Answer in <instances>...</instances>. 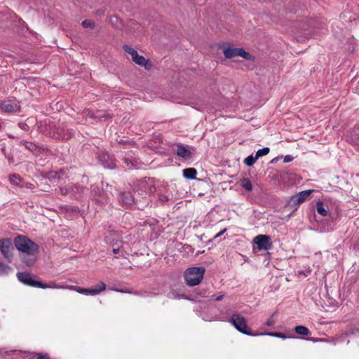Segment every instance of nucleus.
<instances>
[{
  "instance_id": "nucleus-1",
  "label": "nucleus",
  "mask_w": 359,
  "mask_h": 359,
  "mask_svg": "<svg viewBox=\"0 0 359 359\" xmlns=\"http://www.w3.org/2000/svg\"><path fill=\"white\" fill-rule=\"evenodd\" d=\"M13 245L19 251L21 262L27 266H33L36 261V255L39 253L38 244L24 235H18L14 238Z\"/></svg>"
},
{
  "instance_id": "nucleus-2",
  "label": "nucleus",
  "mask_w": 359,
  "mask_h": 359,
  "mask_svg": "<svg viewBox=\"0 0 359 359\" xmlns=\"http://www.w3.org/2000/svg\"><path fill=\"white\" fill-rule=\"evenodd\" d=\"M205 269L203 267H191L184 272L186 283L189 286L198 285L204 276Z\"/></svg>"
},
{
  "instance_id": "nucleus-3",
  "label": "nucleus",
  "mask_w": 359,
  "mask_h": 359,
  "mask_svg": "<svg viewBox=\"0 0 359 359\" xmlns=\"http://www.w3.org/2000/svg\"><path fill=\"white\" fill-rule=\"evenodd\" d=\"M229 322L240 332L248 336H257L259 334H254L247 325V321L244 317L239 313H233Z\"/></svg>"
},
{
  "instance_id": "nucleus-4",
  "label": "nucleus",
  "mask_w": 359,
  "mask_h": 359,
  "mask_svg": "<svg viewBox=\"0 0 359 359\" xmlns=\"http://www.w3.org/2000/svg\"><path fill=\"white\" fill-rule=\"evenodd\" d=\"M123 48L126 53L131 55L132 60L137 65L144 67L147 70L151 69L153 66L151 62L149 60H147L143 55H139L136 50L128 45H123Z\"/></svg>"
},
{
  "instance_id": "nucleus-5",
  "label": "nucleus",
  "mask_w": 359,
  "mask_h": 359,
  "mask_svg": "<svg viewBox=\"0 0 359 359\" xmlns=\"http://www.w3.org/2000/svg\"><path fill=\"white\" fill-rule=\"evenodd\" d=\"M18 279L23 284L34 287H39L46 289L48 287H53V286H50L46 283H44L40 280L34 279L32 274H30L28 272H18L17 273Z\"/></svg>"
},
{
  "instance_id": "nucleus-6",
  "label": "nucleus",
  "mask_w": 359,
  "mask_h": 359,
  "mask_svg": "<svg viewBox=\"0 0 359 359\" xmlns=\"http://www.w3.org/2000/svg\"><path fill=\"white\" fill-rule=\"evenodd\" d=\"M69 290H73L86 295H96L106 290V284L102 281H100L94 288H83L78 286L69 285Z\"/></svg>"
},
{
  "instance_id": "nucleus-7",
  "label": "nucleus",
  "mask_w": 359,
  "mask_h": 359,
  "mask_svg": "<svg viewBox=\"0 0 359 359\" xmlns=\"http://www.w3.org/2000/svg\"><path fill=\"white\" fill-rule=\"evenodd\" d=\"M253 243L257 245L259 250H268L272 248L271 237L267 235L260 234L255 236Z\"/></svg>"
},
{
  "instance_id": "nucleus-8",
  "label": "nucleus",
  "mask_w": 359,
  "mask_h": 359,
  "mask_svg": "<svg viewBox=\"0 0 359 359\" xmlns=\"http://www.w3.org/2000/svg\"><path fill=\"white\" fill-rule=\"evenodd\" d=\"M91 194L94 200L100 204H105L109 201V198L104 191L96 185L91 186Z\"/></svg>"
},
{
  "instance_id": "nucleus-9",
  "label": "nucleus",
  "mask_w": 359,
  "mask_h": 359,
  "mask_svg": "<svg viewBox=\"0 0 359 359\" xmlns=\"http://www.w3.org/2000/svg\"><path fill=\"white\" fill-rule=\"evenodd\" d=\"M13 250V245L11 238H3L0 240V251L3 256L7 259H10L13 255L11 250Z\"/></svg>"
},
{
  "instance_id": "nucleus-10",
  "label": "nucleus",
  "mask_w": 359,
  "mask_h": 359,
  "mask_svg": "<svg viewBox=\"0 0 359 359\" xmlns=\"http://www.w3.org/2000/svg\"><path fill=\"white\" fill-rule=\"evenodd\" d=\"M12 100L0 101V109L6 113L20 111L21 107L19 103L12 104Z\"/></svg>"
},
{
  "instance_id": "nucleus-11",
  "label": "nucleus",
  "mask_w": 359,
  "mask_h": 359,
  "mask_svg": "<svg viewBox=\"0 0 359 359\" xmlns=\"http://www.w3.org/2000/svg\"><path fill=\"white\" fill-rule=\"evenodd\" d=\"M313 191V189L304 190L293 195L290 197V203L292 205H299L304 202L310 194Z\"/></svg>"
},
{
  "instance_id": "nucleus-12",
  "label": "nucleus",
  "mask_w": 359,
  "mask_h": 359,
  "mask_svg": "<svg viewBox=\"0 0 359 359\" xmlns=\"http://www.w3.org/2000/svg\"><path fill=\"white\" fill-rule=\"evenodd\" d=\"M99 161L104 168L110 169L116 168L115 161L109 154H102L100 155L99 156Z\"/></svg>"
},
{
  "instance_id": "nucleus-13",
  "label": "nucleus",
  "mask_w": 359,
  "mask_h": 359,
  "mask_svg": "<svg viewBox=\"0 0 359 359\" xmlns=\"http://www.w3.org/2000/svg\"><path fill=\"white\" fill-rule=\"evenodd\" d=\"M86 191V188L79 184H76L71 187V197L76 200L81 199L83 198Z\"/></svg>"
},
{
  "instance_id": "nucleus-14",
  "label": "nucleus",
  "mask_w": 359,
  "mask_h": 359,
  "mask_svg": "<svg viewBox=\"0 0 359 359\" xmlns=\"http://www.w3.org/2000/svg\"><path fill=\"white\" fill-rule=\"evenodd\" d=\"M119 203L123 205H131L133 202V196L129 191H121L119 194Z\"/></svg>"
},
{
  "instance_id": "nucleus-15",
  "label": "nucleus",
  "mask_w": 359,
  "mask_h": 359,
  "mask_svg": "<svg viewBox=\"0 0 359 359\" xmlns=\"http://www.w3.org/2000/svg\"><path fill=\"white\" fill-rule=\"evenodd\" d=\"M176 153L179 156L185 160H188L191 158V151L181 144L177 145Z\"/></svg>"
},
{
  "instance_id": "nucleus-16",
  "label": "nucleus",
  "mask_w": 359,
  "mask_h": 359,
  "mask_svg": "<svg viewBox=\"0 0 359 359\" xmlns=\"http://www.w3.org/2000/svg\"><path fill=\"white\" fill-rule=\"evenodd\" d=\"M238 48H233L231 46L225 48L223 50L225 57L231 59L238 56Z\"/></svg>"
},
{
  "instance_id": "nucleus-17",
  "label": "nucleus",
  "mask_w": 359,
  "mask_h": 359,
  "mask_svg": "<svg viewBox=\"0 0 359 359\" xmlns=\"http://www.w3.org/2000/svg\"><path fill=\"white\" fill-rule=\"evenodd\" d=\"M197 170L194 168H186L183 170V176L188 180H195Z\"/></svg>"
},
{
  "instance_id": "nucleus-18",
  "label": "nucleus",
  "mask_w": 359,
  "mask_h": 359,
  "mask_svg": "<svg viewBox=\"0 0 359 359\" xmlns=\"http://www.w3.org/2000/svg\"><path fill=\"white\" fill-rule=\"evenodd\" d=\"M88 116L90 118L95 119V120H98V121H102V120L105 121L107 118H111V116L109 114L103 113L101 114L100 112H97V113L89 112Z\"/></svg>"
},
{
  "instance_id": "nucleus-19",
  "label": "nucleus",
  "mask_w": 359,
  "mask_h": 359,
  "mask_svg": "<svg viewBox=\"0 0 359 359\" xmlns=\"http://www.w3.org/2000/svg\"><path fill=\"white\" fill-rule=\"evenodd\" d=\"M316 211L319 215H320L323 217H325L327 215V210L322 201H318L316 203Z\"/></svg>"
},
{
  "instance_id": "nucleus-20",
  "label": "nucleus",
  "mask_w": 359,
  "mask_h": 359,
  "mask_svg": "<svg viewBox=\"0 0 359 359\" xmlns=\"http://www.w3.org/2000/svg\"><path fill=\"white\" fill-rule=\"evenodd\" d=\"M238 56H240L247 60H255V56L251 55L250 53L245 51L243 48H238Z\"/></svg>"
},
{
  "instance_id": "nucleus-21",
  "label": "nucleus",
  "mask_w": 359,
  "mask_h": 359,
  "mask_svg": "<svg viewBox=\"0 0 359 359\" xmlns=\"http://www.w3.org/2000/svg\"><path fill=\"white\" fill-rule=\"evenodd\" d=\"M294 330L299 335L308 336L311 334V331L306 327L303 325L296 326Z\"/></svg>"
},
{
  "instance_id": "nucleus-22",
  "label": "nucleus",
  "mask_w": 359,
  "mask_h": 359,
  "mask_svg": "<svg viewBox=\"0 0 359 359\" xmlns=\"http://www.w3.org/2000/svg\"><path fill=\"white\" fill-rule=\"evenodd\" d=\"M241 186L248 191L252 190V185L248 178L243 177L241 180Z\"/></svg>"
},
{
  "instance_id": "nucleus-23",
  "label": "nucleus",
  "mask_w": 359,
  "mask_h": 359,
  "mask_svg": "<svg viewBox=\"0 0 359 359\" xmlns=\"http://www.w3.org/2000/svg\"><path fill=\"white\" fill-rule=\"evenodd\" d=\"M23 144L25 147L32 152L36 154L40 151V149L34 143L31 142L24 141Z\"/></svg>"
},
{
  "instance_id": "nucleus-24",
  "label": "nucleus",
  "mask_w": 359,
  "mask_h": 359,
  "mask_svg": "<svg viewBox=\"0 0 359 359\" xmlns=\"http://www.w3.org/2000/svg\"><path fill=\"white\" fill-rule=\"evenodd\" d=\"M123 162L127 165L128 168L131 169L136 166L137 165V161L130 158L128 157L125 156L123 158Z\"/></svg>"
},
{
  "instance_id": "nucleus-25",
  "label": "nucleus",
  "mask_w": 359,
  "mask_h": 359,
  "mask_svg": "<svg viewBox=\"0 0 359 359\" xmlns=\"http://www.w3.org/2000/svg\"><path fill=\"white\" fill-rule=\"evenodd\" d=\"M259 335L265 334V335H269V336H271V337H278V338L283 339L289 337L288 336H287L285 334H284L283 332H268L266 334L259 333ZM292 337L295 338V337Z\"/></svg>"
},
{
  "instance_id": "nucleus-26",
  "label": "nucleus",
  "mask_w": 359,
  "mask_h": 359,
  "mask_svg": "<svg viewBox=\"0 0 359 359\" xmlns=\"http://www.w3.org/2000/svg\"><path fill=\"white\" fill-rule=\"evenodd\" d=\"M81 25L84 28H89L91 29H93L95 27V23L93 20L88 19L84 20L81 22Z\"/></svg>"
},
{
  "instance_id": "nucleus-27",
  "label": "nucleus",
  "mask_w": 359,
  "mask_h": 359,
  "mask_svg": "<svg viewBox=\"0 0 359 359\" xmlns=\"http://www.w3.org/2000/svg\"><path fill=\"white\" fill-rule=\"evenodd\" d=\"M257 160V158H256V156H253L252 155H250L245 158L244 163L247 166L250 167L255 164V163L256 162Z\"/></svg>"
},
{
  "instance_id": "nucleus-28",
  "label": "nucleus",
  "mask_w": 359,
  "mask_h": 359,
  "mask_svg": "<svg viewBox=\"0 0 359 359\" xmlns=\"http://www.w3.org/2000/svg\"><path fill=\"white\" fill-rule=\"evenodd\" d=\"M109 23L115 27H118L119 25L121 24L119 18L116 15H112L109 18Z\"/></svg>"
},
{
  "instance_id": "nucleus-29",
  "label": "nucleus",
  "mask_w": 359,
  "mask_h": 359,
  "mask_svg": "<svg viewBox=\"0 0 359 359\" xmlns=\"http://www.w3.org/2000/svg\"><path fill=\"white\" fill-rule=\"evenodd\" d=\"M270 151V149L269 147H264L262 149H259L257 152H256V158H259V157H262V156H264L266 154H268Z\"/></svg>"
},
{
  "instance_id": "nucleus-30",
  "label": "nucleus",
  "mask_w": 359,
  "mask_h": 359,
  "mask_svg": "<svg viewBox=\"0 0 359 359\" xmlns=\"http://www.w3.org/2000/svg\"><path fill=\"white\" fill-rule=\"evenodd\" d=\"M10 269L11 267L8 265L0 262V273H7Z\"/></svg>"
},
{
  "instance_id": "nucleus-31",
  "label": "nucleus",
  "mask_w": 359,
  "mask_h": 359,
  "mask_svg": "<svg viewBox=\"0 0 359 359\" xmlns=\"http://www.w3.org/2000/svg\"><path fill=\"white\" fill-rule=\"evenodd\" d=\"M118 144L119 145L127 146V145L133 144V141H130V140H121L118 141Z\"/></svg>"
},
{
  "instance_id": "nucleus-32",
  "label": "nucleus",
  "mask_w": 359,
  "mask_h": 359,
  "mask_svg": "<svg viewBox=\"0 0 359 359\" xmlns=\"http://www.w3.org/2000/svg\"><path fill=\"white\" fill-rule=\"evenodd\" d=\"M273 316H271L265 323L266 326H272L275 324V321L273 318Z\"/></svg>"
},
{
  "instance_id": "nucleus-33",
  "label": "nucleus",
  "mask_w": 359,
  "mask_h": 359,
  "mask_svg": "<svg viewBox=\"0 0 359 359\" xmlns=\"http://www.w3.org/2000/svg\"><path fill=\"white\" fill-rule=\"evenodd\" d=\"M224 294H221L219 296L215 297V294L212 295L209 299H214L215 301H220L223 299Z\"/></svg>"
},
{
  "instance_id": "nucleus-34",
  "label": "nucleus",
  "mask_w": 359,
  "mask_h": 359,
  "mask_svg": "<svg viewBox=\"0 0 359 359\" xmlns=\"http://www.w3.org/2000/svg\"><path fill=\"white\" fill-rule=\"evenodd\" d=\"M304 339H306V340H309V341H311L313 342H318V341H323L324 339H320V338H304Z\"/></svg>"
},
{
  "instance_id": "nucleus-35",
  "label": "nucleus",
  "mask_w": 359,
  "mask_h": 359,
  "mask_svg": "<svg viewBox=\"0 0 359 359\" xmlns=\"http://www.w3.org/2000/svg\"><path fill=\"white\" fill-rule=\"evenodd\" d=\"M293 160V157H292L290 155H287L284 157V163H289Z\"/></svg>"
},
{
  "instance_id": "nucleus-36",
  "label": "nucleus",
  "mask_w": 359,
  "mask_h": 359,
  "mask_svg": "<svg viewBox=\"0 0 359 359\" xmlns=\"http://www.w3.org/2000/svg\"><path fill=\"white\" fill-rule=\"evenodd\" d=\"M37 359H50L48 354H41V353H38V357H37Z\"/></svg>"
},
{
  "instance_id": "nucleus-37",
  "label": "nucleus",
  "mask_w": 359,
  "mask_h": 359,
  "mask_svg": "<svg viewBox=\"0 0 359 359\" xmlns=\"http://www.w3.org/2000/svg\"><path fill=\"white\" fill-rule=\"evenodd\" d=\"M95 15L98 16H103L104 15V11L102 9H98L95 11Z\"/></svg>"
},
{
  "instance_id": "nucleus-38",
  "label": "nucleus",
  "mask_w": 359,
  "mask_h": 359,
  "mask_svg": "<svg viewBox=\"0 0 359 359\" xmlns=\"http://www.w3.org/2000/svg\"><path fill=\"white\" fill-rule=\"evenodd\" d=\"M226 231V229H224L221 231H219L217 235L215 236L214 238H217L222 236Z\"/></svg>"
},
{
  "instance_id": "nucleus-39",
  "label": "nucleus",
  "mask_w": 359,
  "mask_h": 359,
  "mask_svg": "<svg viewBox=\"0 0 359 359\" xmlns=\"http://www.w3.org/2000/svg\"><path fill=\"white\" fill-rule=\"evenodd\" d=\"M12 177H14V178H16V179H19L20 180V177L18 175H16V174H13V175H10V180L11 181H12Z\"/></svg>"
},
{
  "instance_id": "nucleus-40",
  "label": "nucleus",
  "mask_w": 359,
  "mask_h": 359,
  "mask_svg": "<svg viewBox=\"0 0 359 359\" xmlns=\"http://www.w3.org/2000/svg\"><path fill=\"white\" fill-rule=\"evenodd\" d=\"M60 191L61 192V194L65 195L67 192V189L66 188H60Z\"/></svg>"
},
{
  "instance_id": "nucleus-41",
  "label": "nucleus",
  "mask_w": 359,
  "mask_h": 359,
  "mask_svg": "<svg viewBox=\"0 0 359 359\" xmlns=\"http://www.w3.org/2000/svg\"><path fill=\"white\" fill-rule=\"evenodd\" d=\"M71 210L75 213L79 214V209L77 207L72 208Z\"/></svg>"
},
{
  "instance_id": "nucleus-42",
  "label": "nucleus",
  "mask_w": 359,
  "mask_h": 359,
  "mask_svg": "<svg viewBox=\"0 0 359 359\" xmlns=\"http://www.w3.org/2000/svg\"><path fill=\"white\" fill-rule=\"evenodd\" d=\"M119 248H113L112 250V252L114 253V254H118L119 252Z\"/></svg>"
},
{
  "instance_id": "nucleus-43",
  "label": "nucleus",
  "mask_w": 359,
  "mask_h": 359,
  "mask_svg": "<svg viewBox=\"0 0 359 359\" xmlns=\"http://www.w3.org/2000/svg\"><path fill=\"white\" fill-rule=\"evenodd\" d=\"M205 291H204V292H198V294H199L201 296L208 297V296H205Z\"/></svg>"
},
{
  "instance_id": "nucleus-44",
  "label": "nucleus",
  "mask_w": 359,
  "mask_h": 359,
  "mask_svg": "<svg viewBox=\"0 0 359 359\" xmlns=\"http://www.w3.org/2000/svg\"><path fill=\"white\" fill-rule=\"evenodd\" d=\"M277 161H278V158H274L273 159H272L271 163L276 162Z\"/></svg>"
},
{
  "instance_id": "nucleus-45",
  "label": "nucleus",
  "mask_w": 359,
  "mask_h": 359,
  "mask_svg": "<svg viewBox=\"0 0 359 359\" xmlns=\"http://www.w3.org/2000/svg\"><path fill=\"white\" fill-rule=\"evenodd\" d=\"M8 137L10 138V139H13L15 138V137L12 135H8Z\"/></svg>"
},
{
  "instance_id": "nucleus-46",
  "label": "nucleus",
  "mask_w": 359,
  "mask_h": 359,
  "mask_svg": "<svg viewBox=\"0 0 359 359\" xmlns=\"http://www.w3.org/2000/svg\"><path fill=\"white\" fill-rule=\"evenodd\" d=\"M117 291H120L121 292H127V293H130V291H123V290H116Z\"/></svg>"
},
{
  "instance_id": "nucleus-47",
  "label": "nucleus",
  "mask_w": 359,
  "mask_h": 359,
  "mask_svg": "<svg viewBox=\"0 0 359 359\" xmlns=\"http://www.w3.org/2000/svg\"><path fill=\"white\" fill-rule=\"evenodd\" d=\"M183 297H184V298H185V299H191V298H190V297H186V296H183Z\"/></svg>"
},
{
  "instance_id": "nucleus-48",
  "label": "nucleus",
  "mask_w": 359,
  "mask_h": 359,
  "mask_svg": "<svg viewBox=\"0 0 359 359\" xmlns=\"http://www.w3.org/2000/svg\"><path fill=\"white\" fill-rule=\"evenodd\" d=\"M20 127H23V124L19 123Z\"/></svg>"
},
{
  "instance_id": "nucleus-49",
  "label": "nucleus",
  "mask_w": 359,
  "mask_h": 359,
  "mask_svg": "<svg viewBox=\"0 0 359 359\" xmlns=\"http://www.w3.org/2000/svg\"><path fill=\"white\" fill-rule=\"evenodd\" d=\"M20 127H23V124L19 123Z\"/></svg>"
},
{
  "instance_id": "nucleus-50",
  "label": "nucleus",
  "mask_w": 359,
  "mask_h": 359,
  "mask_svg": "<svg viewBox=\"0 0 359 359\" xmlns=\"http://www.w3.org/2000/svg\"><path fill=\"white\" fill-rule=\"evenodd\" d=\"M23 80H27V81H29V80L25 78H23Z\"/></svg>"
}]
</instances>
